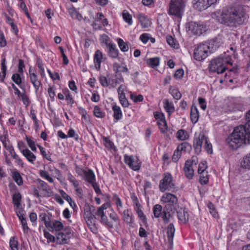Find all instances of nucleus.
<instances>
[{"instance_id": "3", "label": "nucleus", "mask_w": 250, "mask_h": 250, "mask_svg": "<svg viewBox=\"0 0 250 250\" xmlns=\"http://www.w3.org/2000/svg\"><path fill=\"white\" fill-rule=\"evenodd\" d=\"M161 202L166 204L163 208L162 219L165 223H167L176 209L178 199L174 195L167 193L162 196Z\"/></svg>"}, {"instance_id": "42", "label": "nucleus", "mask_w": 250, "mask_h": 250, "mask_svg": "<svg viewBox=\"0 0 250 250\" xmlns=\"http://www.w3.org/2000/svg\"><path fill=\"white\" fill-rule=\"evenodd\" d=\"M122 16L124 21L128 25H131L132 24V16L126 10H125L123 11Z\"/></svg>"}, {"instance_id": "14", "label": "nucleus", "mask_w": 250, "mask_h": 250, "mask_svg": "<svg viewBox=\"0 0 250 250\" xmlns=\"http://www.w3.org/2000/svg\"><path fill=\"white\" fill-rule=\"evenodd\" d=\"M188 30L190 31L193 34L200 35L202 34L204 29L202 25L195 22L191 21L189 22Z\"/></svg>"}, {"instance_id": "57", "label": "nucleus", "mask_w": 250, "mask_h": 250, "mask_svg": "<svg viewBox=\"0 0 250 250\" xmlns=\"http://www.w3.org/2000/svg\"><path fill=\"white\" fill-rule=\"evenodd\" d=\"M130 98L134 102H142L144 100L143 96L142 95H136L134 94H131L130 95Z\"/></svg>"}, {"instance_id": "18", "label": "nucleus", "mask_w": 250, "mask_h": 250, "mask_svg": "<svg viewBox=\"0 0 250 250\" xmlns=\"http://www.w3.org/2000/svg\"><path fill=\"white\" fill-rule=\"evenodd\" d=\"M29 75L30 81L35 87L36 91H37L40 86L41 85L42 83L41 81L38 79L37 75L34 72H32L31 68L29 70Z\"/></svg>"}, {"instance_id": "56", "label": "nucleus", "mask_w": 250, "mask_h": 250, "mask_svg": "<svg viewBox=\"0 0 250 250\" xmlns=\"http://www.w3.org/2000/svg\"><path fill=\"white\" fill-rule=\"evenodd\" d=\"M208 207L209 209L210 213L214 217L217 216V212L216 211L214 205L211 203L209 202L208 205Z\"/></svg>"}, {"instance_id": "47", "label": "nucleus", "mask_w": 250, "mask_h": 250, "mask_svg": "<svg viewBox=\"0 0 250 250\" xmlns=\"http://www.w3.org/2000/svg\"><path fill=\"white\" fill-rule=\"evenodd\" d=\"M135 209L136 210L139 218L142 221H145L146 220V218L143 211L141 209V205L139 203H136V206L135 208Z\"/></svg>"}, {"instance_id": "43", "label": "nucleus", "mask_w": 250, "mask_h": 250, "mask_svg": "<svg viewBox=\"0 0 250 250\" xmlns=\"http://www.w3.org/2000/svg\"><path fill=\"white\" fill-rule=\"evenodd\" d=\"M25 139L27 143L28 146L30 147L31 149L33 151H36L37 148L36 147L35 142L33 140V138L31 136H25Z\"/></svg>"}, {"instance_id": "12", "label": "nucleus", "mask_w": 250, "mask_h": 250, "mask_svg": "<svg viewBox=\"0 0 250 250\" xmlns=\"http://www.w3.org/2000/svg\"><path fill=\"white\" fill-rule=\"evenodd\" d=\"M125 162L133 170H138L140 168V165L137 158L135 159L132 156L125 155Z\"/></svg>"}, {"instance_id": "10", "label": "nucleus", "mask_w": 250, "mask_h": 250, "mask_svg": "<svg viewBox=\"0 0 250 250\" xmlns=\"http://www.w3.org/2000/svg\"><path fill=\"white\" fill-rule=\"evenodd\" d=\"M37 188L42 191L43 197H49L53 195V191L49 185L44 181L38 179L36 180Z\"/></svg>"}, {"instance_id": "39", "label": "nucleus", "mask_w": 250, "mask_h": 250, "mask_svg": "<svg viewBox=\"0 0 250 250\" xmlns=\"http://www.w3.org/2000/svg\"><path fill=\"white\" fill-rule=\"evenodd\" d=\"M19 242L15 237H12L9 241V246L11 250H19Z\"/></svg>"}, {"instance_id": "13", "label": "nucleus", "mask_w": 250, "mask_h": 250, "mask_svg": "<svg viewBox=\"0 0 250 250\" xmlns=\"http://www.w3.org/2000/svg\"><path fill=\"white\" fill-rule=\"evenodd\" d=\"M207 137L203 134L200 133L198 137H195L193 142V146L196 152H200L201 150L202 144L206 142Z\"/></svg>"}, {"instance_id": "49", "label": "nucleus", "mask_w": 250, "mask_h": 250, "mask_svg": "<svg viewBox=\"0 0 250 250\" xmlns=\"http://www.w3.org/2000/svg\"><path fill=\"white\" fill-rule=\"evenodd\" d=\"M199 174H200V183L202 185L207 184L208 182V172H203Z\"/></svg>"}, {"instance_id": "6", "label": "nucleus", "mask_w": 250, "mask_h": 250, "mask_svg": "<svg viewBox=\"0 0 250 250\" xmlns=\"http://www.w3.org/2000/svg\"><path fill=\"white\" fill-rule=\"evenodd\" d=\"M56 242L59 245H63L68 243L72 235V230L69 227L64 228L62 231L56 232Z\"/></svg>"}, {"instance_id": "9", "label": "nucleus", "mask_w": 250, "mask_h": 250, "mask_svg": "<svg viewBox=\"0 0 250 250\" xmlns=\"http://www.w3.org/2000/svg\"><path fill=\"white\" fill-rule=\"evenodd\" d=\"M109 204H104L98 208L96 215L100 217L101 222L109 228H113V224L111 222L108 221L107 216L105 215L104 210L109 207Z\"/></svg>"}, {"instance_id": "22", "label": "nucleus", "mask_w": 250, "mask_h": 250, "mask_svg": "<svg viewBox=\"0 0 250 250\" xmlns=\"http://www.w3.org/2000/svg\"><path fill=\"white\" fill-rule=\"evenodd\" d=\"M106 52L108 56L112 59H117L119 57V50L114 43L107 47Z\"/></svg>"}, {"instance_id": "54", "label": "nucleus", "mask_w": 250, "mask_h": 250, "mask_svg": "<svg viewBox=\"0 0 250 250\" xmlns=\"http://www.w3.org/2000/svg\"><path fill=\"white\" fill-rule=\"evenodd\" d=\"M182 155V152L177 149L174 151L173 156L172 157V160L174 162H177L180 158Z\"/></svg>"}, {"instance_id": "11", "label": "nucleus", "mask_w": 250, "mask_h": 250, "mask_svg": "<svg viewBox=\"0 0 250 250\" xmlns=\"http://www.w3.org/2000/svg\"><path fill=\"white\" fill-rule=\"evenodd\" d=\"M21 144H22L23 146V142L20 141L18 144V146L21 152L26 158L28 162L32 164H34V162L36 160V156L28 149L21 148Z\"/></svg>"}, {"instance_id": "7", "label": "nucleus", "mask_w": 250, "mask_h": 250, "mask_svg": "<svg viewBox=\"0 0 250 250\" xmlns=\"http://www.w3.org/2000/svg\"><path fill=\"white\" fill-rule=\"evenodd\" d=\"M174 187L172 183V177L169 173H165L163 175V178L160 180L159 189L161 192H165L166 190H170Z\"/></svg>"}, {"instance_id": "20", "label": "nucleus", "mask_w": 250, "mask_h": 250, "mask_svg": "<svg viewBox=\"0 0 250 250\" xmlns=\"http://www.w3.org/2000/svg\"><path fill=\"white\" fill-rule=\"evenodd\" d=\"M193 4L194 8L199 11L206 9L210 6L207 0H193Z\"/></svg>"}, {"instance_id": "21", "label": "nucleus", "mask_w": 250, "mask_h": 250, "mask_svg": "<svg viewBox=\"0 0 250 250\" xmlns=\"http://www.w3.org/2000/svg\"><path fill=\"white\" fill-rule=\"evenodd\" d=\"M177 214L179 220L182 223L185 224L188 221L189 214L186 208H180L177 210Z\"/></svg>"}, {"instance_id": "17", "label": "nucleus", "mask_w": 250, "mask_h": 250, "mask_svg": "<svg viewBox=\"0 0 250 250\" xmlns=\"http://www.w3.org/2000/svg\"><path fill=\"white\" fill-rule=\"evenodd\" d=\"M96 218L94 215L92 214H89V216H87L85 218V221L87 226L89 229L94 233H96L98 231V229L95 225Z\"/></svg>"}, {"instance_id": "8", "label": "nucleus", "mask_w": 250, "mask_h": 250, "mask_svg": "<svg viewBox=\"0 0 250 250\" xmlns=\"http://www.w3.org/2000/svg\"><path fill=\"white\" fill-rule=\"evenodd\" d=\"M209 47L207 44H200L194 49V58L195 60L201 61L205 59L208 56Z\"/></svg>"}, {"instance_id": "31", "label": "nucleus", "mask_w": 250, "mask_h": 250, "mask_svg": "<svg viewBox=\"0 0 250 250\" xmlns=\"http://www.w3.org/2000/svg\"><path fill=\"white\" fill-rule=\"evenodd\" d=\"M164 108L169 115L174 111L175 108L173 104L172 103L169 102L168 100L165 99L164 101Z\"/></svg>"}, {"instance_id": "25", "label": "nucleus", "mask_w": 250, "mask_h": 250, "mask_svg": "<svg viewBox=\"0 0 250 250\" xmlns=\"http://www.w3.org/2000/svg\"><path fill=\"white\" fill-rule=\"evenodd\" d=\"M175 233V228L173 223H170L167 228V240L170 245H173V239Z\"/></svg>"}, {"instance_id": "61", "label": "nucleus", "mask_w": 250, "mask_h": 250, "mask_svg": "<svg viewBox=\"0 0 250 250\" xmlns=\"http://www.w3.org/2000/svg\"><path fill=\"white\" fill-rule=\"evenodd\" d=\"M206 162L205 161L202 162L199 165L198 172L199 173H201L203 172H207L205 170L207 168Z\"/></svg>"}, {"instance_id": "52", "label": "nucleus", "mask_w": 250, "mask_h": 250, "mask_svg": "<svg viewBox=\"0 0 250 250\" xmlns=\"http://www.w3.org/2000/svg\"><path fill=\"white\" fill-rule=\"evenodd\" d=\"M169 92L176 100H179L182 97L181 93L177 89H169Z\"/></svg>"}, {"instance_id": "59", "label": "nucleus", "mask_w": 250, "mask_h": 250, "mask_svg": "<svg viewBox=\"0 0 250 250\" xmlns=\"http://www.w3.org/2000/svg\"><path fill=\"white\" fill-rule=\"evenodd\" d=\"M204 147L208 153L211 154L212 153V145L208 142V139L206 140Z\"/></svg>"}, {"instance_id": "28", "label": "nucleus", "mask_w": 250, "mask_h": 250, "mask_svg": "<svg viewBox=\"0 0 250 250\" xmlns=\"http://www.w3.org/2000/svg\"><path fill=\"white\" fill-rule=\"evenodd\" d=\"M12 177L18 185L21 186L23 184L22 178L16 169L12 171Z\"/></svg>"}, {"instance_id": "44", "label": "nucleus", "mask_w": 250, "mask_h": 250, "mask_svg": "<svg viewBox=\"0 0 250 250\" xmlns=\"http://www.w3.org/2000/svg\"><path fill=\"white\" fill-rule=\"evenodd\" d=\"M118 43L119 47L123 52H127L128 50V46L127 43L125 42L122 39H118Z\"/></svg>"}, {"instance_id": "19", "label": "nucleus", "mask_w": 250, "mask_h": 250, "mask_svg": "<svg viewBox=\"0 0 250 250\" xmlns=\"http://www.w3.org/2000/svg\"><path fill=\"white\" fill-rule=\"evenodd\" d=\"M103 59L102 52L99 50H97L94 55L93 61L95 67L97 70H99L101 68V63Z\"/></svg>"}, {"instance_id": "58", "label": "nucleus", "mask_w": 250, "mask_h": 250, "mask_svg": "<svg viewBox=\"0 0 250 250\" xmlns=\"http://www.w3.org/2000/svg\"><path fill=\"white\" fill-rule=\"evenodd\" d=\"M44 236L50 242H55L56 240V238L54 236L45 230H44Z\"/></svg>"}, {"instance_id": "50", "label": "nucleus", "mask_w": 250, "mask_h": 250, "mask_svg": "<svg viewBox=\"0 0 250 250\" xmlns=\"http://www.w3.org/2000/svg\"><path fill=\"white\" fill-rule=\"evenodd\" d=\"M119 95V99L121 104L124 107H127L129 106V103L127 99L125 98V94L121 93Z\"/></svg>"}, {"instance_id": "51", "label": "nucleus", "mask_w": 250, "mask_h": 250, "mask_svg": "<svg viewBox=\"0 0 250 250\" xmlns=\"http://www.w3.org/2000/svg\"><path fill=\"white\" fill-rule=\"evenodd\" d=\"M20 216L19 219L20 220L22 225L23 232L24 233H27L28 231L29 228L27 226L26 220L25 218L22 216V215H21Z\"/></svg>"}, {"instance_id": "23", "label": "nucleus", "mask_w": 250, "mask_h": 250, "mask_svg": "<svg viewBox=\"0 0 250 250\" xmlns=\"http://www.w3.org/2000/svg\"><path fill=\"white\" fill-rule=\"evenodd\" d=\"M133 215L130 209H125L123 213L124 221L129 225H132L134 222Z\"/></svg>"}, {"instance_id": "41", "label": "nucleus", "mask_w": 250, "mask_h": 250, "mask_svg": "<svg viewBox=\"0 0 250 250\" xmlns=\"http://www.w3.org/2000/svg\"><path fill=\"white\" fill-rule=\"evenodd\" d=\"M93 114L97 118H103L105 116V113L97 105L94 108Z\"/></svg>"}, {"instance_id": "37", "label": "nucleus", "mask_w": 250, "mask_h": 250, "mask_svg": "<svg viewBox=\"0 0 250 250\" xmlns=\"http://www.w3.org/2000/svg\"><path fill=\"white\" fill-rule=\"evenodd\" d=\"M39 174L42 178L48 181L49 183H53L54 182L53 178L51 177L49 173L45 170L44 167V169L40 170Z\"/></svg>"}, {"instance_id": "45", "label": "nucleus", "mask_w": 250, "mask_h": 250, "mask_svg": "<svg viewBox=\"0 0 250 250\" xmlns=\"http://www.w3.org/2000/svg\"><path fill=\"white\" fill-rule=\"evenodd\" d=\"M62 92L65 96L66 100L68 101V104L72 105L74 104V101L72 96L69 94V90L67 89H64L62 90Z\"/></svg>"}, {"instance_id": "46", "label": "nucleus", "mask_w": 250, "mask_h": 250, "mask_svg": "<svg viewBox=\"0 0 250 250\" xmlns=\"http://www.w3.org/2000/svg\"><path fill=\"white\" fill-rule=\"evenodd\" d=\"M241 166L245 168L250 169V153L243 158Z\"/></svg>"}, {"instance_id": "16", "label": "nucleus", "mask_w": 250, "mask_h": 250, "mask_svg": "<svg viewBox=\"0 0 250 250\" xmlns=\"http://www.w3.org/2000/svg\"><path fill=\"white\" fill-rule=\"evenodd\" d=\"M154 116L156 119L159 120L157 122V124L161 132H165L167 129V123L163 114L156 112L154 113Z\"/></svg>"}, {"instance_id": "38", "label": "nucleus", "mask_w": 250, "mask_h": 250, "mask_svg": "<svg viewBox=\"0 0 250 250\" xmlns=\"http://www.w3.org/2000/svg\"><path fill=\"white\" fill-rule=\"evenodd\" d=\"M113 201L116 206L117 210L119 212H120L121 209L123 208V204L121 199L116 193H114L113 195Z\"/></svg>"}, {"instance_id": "48", "label": "nucleus", "mask_w": 250, "mask_h": 250, "mask_svg": "<svg viewBox=\"0 0 250 250\" xmlns=\"http://www.w3.org/2000/svg\"><path fill=\"white\" fill-rule=\"evenodd\" d=\"M100 41L102 43H104L106 47L111 44L113 43L110 40L109 37L106 34H103L101 36Z\"/></svg>"}, {"instance_id": "32", "label": "nucleus", "mask_w": 250, "mask_h": 250, "mask_svg": "<svg viewBox=\"0 0 250 250\" xmlns=\"http://www.w3.org/2000/svg\"><path fill=\"white\" fill-rule=\"evenodd\" d=\"M21 196L19 192H16L13 195L12 202L17 208L20 209L21 206Z\"/></svg>"}, {"instance_id": "15", "label": "nucleus", "mask_w": 250, "mask_h": 250, "mask_svg": "<svg viewBox=\"0 0 250 250\" xmlns=\"http://www.w3.org/2000/svg\"><path fill=\"white\" fill-rule=\"evenodd\" d=\"M193 161V160L192 161L189 160L186 161L183 168L184 173L186 177L188 179H191L194 175V170L192 167Z\"/></svg>"}, {"instance_id": "26", "label": "nucleus", "mask_w": 250, "mask_h": 250, "mask_svg": "<svg viewBox=\"0 0 250 250\" xmlns=\"http://www.w3.org/2000/svg\"><path fill=\"white\" fill-rule=\"evenodd\" d=\"M137 18L143 28H147L150 26L151 21L146 16L139 13L137 14Z\"/></svg>"}, {"instance_id": "4", "label": "nucleus", "mask_w": 250, "mask_h": 250, "mask_svg": "<svg viewBox=\"0 0 250 250\" xmlns=\"http://www.w3.org/2000/svg\"><path fill=\"white\" fill-rule=\"evenodd\" d=\"M232 64L231 57L229 56H220L210 61L209 69L212 72L216 73L218 74H222L226 71L227 64L232 65Z\"/></svg>"}, {"instance_id": "53", "label": "nucleus", "mask_w": 250, "mask_h": 250, "mask_svg": "<svg viewBox=\"0 0 250 250\" xmlns=\"http://www.w3.org/2000/svg\"><path fill=\"white\" fill-rule=\"evenodd\" d=\"M67 179L70 183L72 184L74 187H78L79 185L78 181L70 173H68L67 174Z\"/></svg>"}, {"instance_id": "2", "label": "nucleus", "mask_w": 250, "mask_h": 250, "mask_svg": "<svg viewBox=\"0 0 250 250\" xmlns=\"http://www.w3.org/2000/svg\"><path fill=\"white\" fill-rule=\"evenodd\" d=\"M245 19L243 7L238 6L234 9L224 10L220 16L221 22L229 26H236L242 24Z\"/></svg>"}, {"instance_id": "63", "label": "nucleus", "mask_w": 250, "mask_h": 250, "mask_svg": "<svg viewBox=\"0 0 250 250\" xmlns=\"http://www.w3.org/2000/svg\"><path fill=\"white\" fill-rule=\"evenodd\" d=\"M20 97H21L23 104L26 106L28 105L29 104V98L26 94L24 93H21V95H20Z\"/></svg>"}, {"instance_id": "64", "label": "nucleus", "mask_w": 250, "mask_h": 250, "mask_svg": "<svg viewBox=\"0 0 250 250\" xmlns=\"http://www.w3.org/2000/svg\"><path fill=\"white\" fill-rule=\"evenodd\" d=\"M140 39L144 43H146L149 40V35L147 33H144L140 36Z\"/></svg>"}, {"instance_id": "34", "label": "nucleus", "mask_w": 250, "mask_h": 250, "mask_svg": "<svg viewBox=\"0 0 250 250\" xmlns=\"http://www.w3.org/2000/svg\"><path fill=\"white\" fill-rule=\"evenodd\" d=\"M146 62L149 66L154 68L159 65L160 58L158 57L149 58L146 60Z\"/></svg>"}, {"instance_id": "30", "label": "nucleus", "mask_w": 250, "mask_h": 250, "mask_svg": "<svg viewBox=\"0 0 250 250\" xmlns=\"http://www.w3.org/2000/svg\"><path fill=\"white\" fill-rule=\"evenodd\" d=\"M113 111V117L114 119L117 121L122 118V112L120 106L117 105H114L112 107Z\"/></svg>"}, {"instance_id": "60", "label": "nucleus", "mask_w": 250, "mask_h": 250, "mask_svg": "<svg viewBox=\"0 0 250 250\" xmlns=\"http://www.w3.org/2000/svg\"><path fill=\"white\" fill-rule=\"evenodd\" d=\"M12 158L15 160V162L17 163L19 165L21 166H23V163L21 159L19 156L15 152H14L13 154L11 155Z\"/></svg>"}, {"instance_id": "29", "label": "nucleus", "mask_w": 250, "mask_h": 250, "mask_svg": "<svg viewBox=\"0 0 250 250\" xmlns=\"http://www.w3.org/2000/svg\"><path fill=\"white\" fill-rule=\"evenodd\" d=\"M84 176L85 180L91 185L96 182L95 176L92 170L88 169L87 170Z\"/></svg>"}, {"instance_id": "5", "label": "nucleus", "mask_w": 250, "mask_h": 250, "mask_svg": "<svg viewBox=\"0 0 250 250\" xmlns=\"http://www.w3.org/2000/svg\"><path fill=\"white\" fill-rule=\"evenodd\" d=\"M185 3L184 0H170L168 13L178 19H181L184 13Z\"/></svg>"}, {"instance_id": "24", "label": "nucleus", "mask_w": 250, "mask_h": 250, "mask_svg": "<svg viewBox=\"0 0 250 250\" xmlns=\"http://www.w3.org/2000/svg\"><path fill=\"white\" fill-rule=\"evenodd\" d=\"M50 226L47 228L50 231H55L56 232H58L64 229L63 224L58 220H54L52 223L50 222Z\"/></svg>"}, {"instance_id": "35", "label": "nucleus", "mask_w": 250, "mask_h": 250, "mask_svg": "<svg viewBox=\"0 0 250 250\" xmlns=\"http://www.w3.org/2000/svg\"><path fill=\"white\" fill-rule=\"evenodd\" d=\"M162 207L159 204L155 205L153 208V213L154 216L156 218H159L163 216Z\"/></svg>"}, {"instance_id": "27", "label": "nucleus", "mask_w": 250, "mask_h": 250, "mask_svg": "<svg viewBox=\"0 0 250 250\" xmlns=\"http://www.w3.org/2000/svg\"><path fill=\"white\" fill-rule=\"evenodd\" d=\"M190 116L191 121L193 124H195L198 122L199 115L196 106L193 105L191 106Z\"/></svg>"}, {"instance_id": "40", "label": "nucleus", "mask_w": 250, "mask_h": 250, "mask_svg": "<svg viewBox=\"0 0 250 250\" xmlns=\"http://www.w3.org/2000/svg\"><path fill=\"white\" fill-rule=\"evenodd\" d=\"M177 138L180 140H186L188 138L187 132L183 129L179 130L177 132Z\"/></svg>"}, {"instance_id": "1", "label": "nucleus", "mask_w": 250, "mask_h": 250, "mask_svg": "<svg viewBox=\"0 0 250 250\" xmlns=\"http://www.w3.org/2000/svg\"><path fill=\"white\" fill-rule=\"evenodd\" d=\"M227 144L232 149H237L243 144H250V123L235 128L227 138Z\"/></svg>"}, {"instance_id": "36", "label": "nucleus", "mask_w": 250, "mask_h": 250, "mask_svg": "<svg viewBox=\"0 0 250 250\" xmlns=\"http://www.w3.org/2000/svg\"><path fill=\"white\" fill-rule=\"evenodd\" d=\"M39 220L43 222L47 228L51 226L50 218L45 213H42L39 215Z\"/></svg>"}, {"instance_id": "33", "label": "nucleus", "mask_w": 250, "mask_h": 250, "mask_svg": "<svg viewBox=\"0 0 250 250\" xmlns=\"http://www.w3.org/2000/svg\"><path fill=\"white\" fill-rule=\"evenodd\" d=\"M177 148L181 152H189L191 149V146L188 142H183L178 146Z\"/></svg>"}, {"instance_id": "55", "label": "nucleus", "mask_w": 250, "mask_h": 250, "mask_svg": "<svg viewBox=\"0 0 250 250\" xmlns=\"http://www.w3.org/2000/svg\"><path fill=\"white\" fill-rule=\"evenodd\" d=\"M12 80L18 85H20L22 82L20 74L15 73L12 76Z\"/></svg>"}, {"instance_id": "62", "label": "nucleus", "mask_w": 250, "mask_h": 250, "mask_svg": "<svg viewBox=\"0 0 250 250\" xmlns=\"http://www.w3.org/2000/svg\"><path fill=\"white\" fill-rule=\"evenodd\" d=\"M167 42L170 46L173 48L176 47V44L175 43L173 38L171 36H167Z\"/></svg>"}]
</instances>
